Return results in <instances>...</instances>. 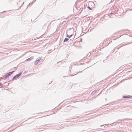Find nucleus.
Instances as JSON below:
<instances>
[{
	"instance_id": "nucleus-20",
	"label": "nucleus",
	"mask_w": 132,
	"mask_h": 132,
	"mask_svg": "<svg viewBox=\"0 0 132 132\" xmlns=\"http://www.w3.org/2000/svg\"><path fill=\"white\" fill-rule=\"evenodd\" d=\"M132 10V8L130 9V10Z\"/></svg>"
},
{
	"instance_id": "nucleus-2",
	"label": "nucleus",
	"mask_w": 132,
	"mask_h": 132,
	"mask_svg": "<svg viewBox=\"0 0 132 132\" xmlns=\"http://www.w3.org/2000/svg\"><path fill=\"white\" fill-rule=\"evenodd\" d=\"M88 5L92 8L94 7L95 6L93 2H89L88 3Z\"/></svg>"
},
{
	"instance_id": "nucleus-12",
	"label": "nucleus",
	"mask_w": 132,
	"mask_h": 132,
	"mask_svg": "<svg viewBox=\"0 0 132 132\" xmlns=\"http://www.w3.org/2000/svg\"><path fill=\"white\" fill-rule=\"evenodd\" d=\"M132 97V96H130L129 95L127 96V98H130Z\"/></svg>"
},
{
	"instance_id": "nucleus-14",
	"label": "nucleus",
	"mask_w": 132,
	"mask_h": 132,
	"mask_svg": "<svg viewBox=\"0 0 132 132\" xmlns=\"http://www.w3.org/2000/svg\"><path fill=\"white\" fill-rule=\"evenodd\" d=\"M127 43V44H124L123 45V46H125V45H127V44H130V43Z\"/></svg>"
},
{
	"instance_id": "nucleus-7",
	"label": "nucleus",
	"mask_w": 132,
	"mask_h": 132,
	"mask_svg": "<svg viewBox=\"0 0 132 132\" xmlns=\"http://www.w3.org/2000/svg\"><path fill=\"white\" fill-rule=\"evenodd\" d=\"M33 58V56L31 57L30 58H29L28 59H26V60L27 61H30L31 60H32Z\"/></svg>"
},
{
	"instance_id": "nucleus-22",
	"label": "nucleus",
	"mask_w": 132,
	"mask_h": 132,
	"mask_svg": "<svg viewBox=\"0 0 132 132\" xmlns=\"http://www.w3.org/2000/svg\"><path fill=\"white\" fill-rule=\"evenodd\" d=\"M4 82V84H5L6 82Z\"/></svg>"
},
{
	"instance_id": "nucleus-13",
	"label": "nucleus",
	"mask_w": 132,
	"mask_h": 132,
	"mask_svg": "<svg viewBox=\"0 0 132 132\" xmlns=\"http://www.w3.org/2000/svg\"><path fill=\"white\" fill-rule=\"evenodd\" d=\"M33 1H32V2H30V3H29V5H30H30H32V4H33V3L34 2H33Z\"/></svg>"
},
{
	"instance_id": "nucleus-3",
	"label": "nucleus",
	"mask_w": 132,
	"mask_h": 132,
	"mask_svg": "<svg viewBox=\"0 0 132 132\" xmlns=\"http://www.w3.org/2000/svg\"><path fill=\"white\" fill-rule=\"evenodd\" d=\"M41 58L40 57H39L34 62V64L36 65L38 63V62H39Z\"/></svg>"
},
{
	"instance_id": "nucleus-16",
	"label": "nucleus",
	"mask_w": 132,
	"mask_h": 132,
	"mask_svg": "<svg viewBox=\"0 0 132 132\" xmlns=\"http://www.w3.org/2000/svg\"><path fill=\"white\" fill-rule=\"evenodd\" d=\"M27 71H25L24 72L25 73H26L27 72Z\"/></svg>"
},
{
	"instance_id": "nucleus-1",
	"label": "nucleus",
	"mask_w": 132,
	"mask_h": 132,
	"mask_svg": "<svg viewBox=\"0 0 132 132\" xmlns=\"http://www.w3.org/2000/svg\"><path fill=\"white\" fill-rule=\"evenodd\" d=\"M23 71H21L20 73L17 74L13 78L12 80H13L14 79H16L17 78H18L22 73Z\"/></svg>"
},
{
	"instance_id": "nucleus-23",
	"label": "nucleus",
	"mask_w": 132,
	"mask_h": 132,
	"mask_svg": "<svg viewBox=\"0 0 132 132\" xmlns=\"http://www.w3.org/2000/svg\"><path fill=\"white\" fill-rule=\"evenodd\" d=\"M103 126V125H102L101 126Z\"/></svg>"
},
{
	"instance_id": "nucleus-19",
	"label": "nucleus",
	"mask_w": 132,
	"mask_h": 132,
	"mask_svg": "<svg viewBox=\"0 0 132 132\" xmlns=\"http://www.w3.org/2000/svg\"><path fill=\"white\" fill-rule=\"evenodd\" d=\"M105 100L106 101H107V98H106L105 99Z\"/></svg>"
},
{
	"instance_id": "nucleus-18",
	"label": "nucleus",
	"mask_w": 132,
	"mask_h": 132,
	"mask_svg": "<svg viewBox=\"0 0 132 132\" xmlns=\"http://www.w3.org/2000/svg\"><path fill=\"white\" fill-rule=\"evenodd\" d=\"M79 72H77V73L76 74H74V75H76V74H77L78 73H79Z\"/></svg>"
},
{
	"instance_id": "nucleus-15",
	"label": "nucleus",
	"mask_w": 132,
	"mask_h": 132,
	"mask_svg": "<svg viewBox=\"0 0 132 132\" xmlns=\"http://www.w3.org/2000/svg\"><path fill=\"white\" fill-rule=\"evenodd\" d=\"M108 44H105V46H106L108 45Z\"/></svg>"
},
{
	"instance_id": "nucleus-10",
	"label": "nucleus",
	"mask_w": 132,
	"mask_h": 132,
	"mask_svg": "<svg viewBox=\"0 0 132 132\" xmlns=\"http://www.w3.org/2000/svg\"><path fill=\"white\" fill-rule=\"evenodd\" d=\"M87 7L90 10H92L93 8H92L91 7H90L88 6Z\"/></svg>"
},
{
	"instance_id": "nucleus-21",
	"label": "nucleus",
	"mask_w": 132,
	"mask_h": 132,
	"mask_svg": "<svg viewBox=\"0 0 132 132\" xmlns=\"http://www.w3.org/2000/svg\"><path fill=\"white\" fill-rule=\"evenodd\" d=\"M123 120L121 119V120Z\"/></svg>"
},
{
	"instance_id": "nucleus-8",
	"label": "nucleus",
	"mask_w": 132,
	"mask_h": 132,
	"mask_svg": "<svg viewBox=\"0 0 132 132\" xmlns=\"http://www.w3.org/2000/svg\"><path fill=\"white\" fill-rule=\"evenodd\" d=\"M69 40V39L68 38H65L63 40V42H66L68 41Z\"/></svg>"
},
{
	"instance_id": "nucleus-6",
	"label": "nucleus",
	"mask_w": 132,
	"mask_h": 132,
	"mask_svg": "<svg viewBox=\"0 0 132 132\" xmlns=\"http://www.w3.org/2000/svg\"><path fill=\"white\" fill-rule=\"evenodd\" d=\"M14 72V71H12L11 72H9L7 74L8 75V76H10L13 73V72Z\"/></svg>"
},
{
	"instance_id": "nucleus-9",
	"label": "nucleus",
	"mask_w": 132,
	"mask_h": 132,
	"mask_svg": "<svg viewBox=\"0 0 132 132\" xmlns=\"http://www.w3.org/2000/svg\"><path fill=\"white\" fill-rule=\"evenodd\" d=\"M73 35V34H71L70 35H67V37L69 38H70L71 37H72V36Z\"/></svg>"
},
{
	"instance_id": "nucleus-11",
	"label": "nucleus",
	"mask_w": 132,
	"mask_h": 132,
	"mask_svg": "<svg viewBox=\"0 0 132 132\" xmlns=\"http://www.w3.org/2000/svg\"><path fill=\"white\" fill-rule=\"evenodd\" d=\"M123 98H127V96H123Z\"/></svg>"
},
{
	"instance_id": "nucleus-4",
	"label": "nucleus",
	"mask_w": 132,
	"mask_h": 132,
	"mask_svg": "<svg viewBox=\"0 0 132 132\" xmlns=\"http://www.w3.org/2000/svg\"><path fill=\"white\" fill-rule=\"evenodd\" d=\"M9 83H8L7 85H4L2 84L0 82V88L1 87H5V86H8L9 85Z\"/></svg>"
},
{
	"instance_id": "nucleus-17",
	"label": "nucleus",
	"mask_w": 132,
	"mask_h": 132,
	"mask_svg": "<svg viewBox=\"0 0 132 132\" xmlns=\"http://www.w3.org/2000/svg\"><path fill=\"white\" fill-rule=\"evenodd\" d=\"M113 1H114V0H112L110 2V3H112V2H113Z\"/></svg>"
},
{
	"instance_id": "nucleus-5",
	"label": "nucleus",
	"mask_w": 132,
	"mask_h": 132,
	"mask_svg": "<svg viewBox=\"0 0 132 132\" xmlns=\"http://www.w3.org/2000/svg\"><path fill=\"white\" fill-rule=\"evenodd\" d=\"M3 77L4 78V79H5L9 77V76H8V75L7 73L5 75H4L3 76Z\"/></svg>"
}]
</instances>
